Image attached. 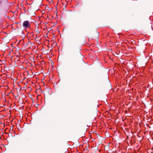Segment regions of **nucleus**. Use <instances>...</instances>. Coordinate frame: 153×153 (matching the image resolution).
Instances as JSON below:
<instances>
[{"label": "nucleus", "instance_id": "1", "mask_svg": "<svg viewBox=\"0 0 153 153\" xmlns=\"http://www.w3.org/2000/svg\"><path fill=\"white\" fill-rule=\"evenodd\" d=\"M23 25L24 27H28L29 26L30 27L29 23L27 21H24L23 23Z\"/></svg>", "mask_w": 153, "mask_h": 153}, {"label": "nucleus", "instance_id": "2", "mask_svg": "<svg viewBox=\"0 0 153 153\" xmlns=\"http://www.w3.org/2000/svg\"><path fill=\"white\" fill-rule=\"evenodd\" d=\"M66 7V6L65 7V8Z\"/></svg>", "mask_w": 153, "mask_h": 153}, {"label": "nucleus", "instance_id": "3", "mask_svg": "<svg viewBox=\"0 0 153 153\" xmlns=\"http://www.w3.org/2000/svg\"><path fill=\"white\" fill-rule=\"evenodd\" d=\"M66 7V6L65 7V8Z\"/></svg>", "mask_w": 153, "mask_h": 153}]
</instances>
